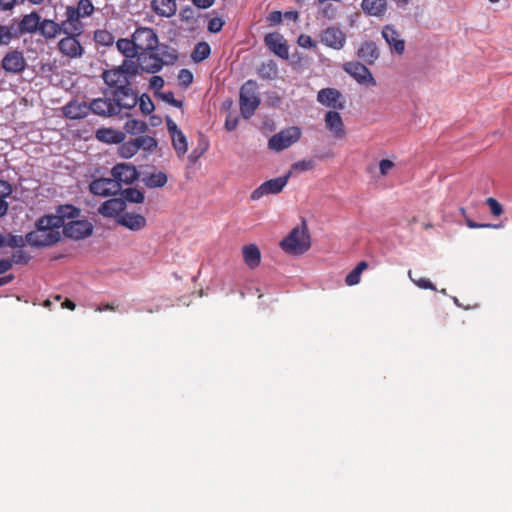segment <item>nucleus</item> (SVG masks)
Instances as JSON below:
<instances>
[{
    "instance_id": "nucleus-1",
    "label": "nucleus",
    "mask_w": 512,
    "mask_h": 512,
    "mask_svg": "<svg viewBox=\"0 0 512 512\" xmlns=\"http://www.w3.org/2000/svg\"><path fill=\"white\" fill-rule=\"evenodd\" d=\"M35 226L36 230L27 233L25 236V240L30 246L48 247L60 241V228L54 218H50L48 215L40 217Z\"/></svg>"
},
{
    "instance_id": "nucleus-2",
    "label": "nucleus",
    "mask_w": 512,
    "mask_h": 512,
    "mask_svg": "<svg viewBox=\"0 0 512 512\" xmlns=\"http://www.w3.org/2000/svg\"><path fill=\"white\" fill-rule=\"evenodd\" d=\"M280 247L286 253L291 255H301L311 247L310 235L303 221L301 226H297L280 242Z\"/></svg>"
},
{
    "instance_id": "nucleus-3",
    "label": "nucleus",
    "mask_w": 512,
    "mask_h": 512,
    "mask_svg": "<svg viewBox=\"0 0 512 512\" xmlns=\"http://www.w3.org/2000/svg\"><path fill=\"white\" fill-rule=\"evenodd\" d=\"M96 8L91 0H78L76 5H68L65 8L66 23H68L74 31L84 32L85 25L82 19L91 17Z\"/></svg>"
},
{
    "instance_id": "nucleus-4",
    "label": "nucleus",
    "mask_w": 512,
    "mask_h": 512,
    "mask_svg": "<svg viewBox=\"0 0 512 512\" xmlns=\"http://www.w3.org/2000/svg\"><path fill=\"white\" fill-rule=\"evenodd\" d=\"M258 85L254 80L246 81L240 88L239 105L243 118L250 119L260 105Z\"/></svg>"
},
{
    "instance_id": "nucleus-5",
    "label": "nucleus",
    "mask_w": 512,
    "mask_h": 512,
    "mask_svg": "<svg viewBox=\"0 0 512 512\" xmlns=\"http://www.w3.org/2000/svg\"><path fill=\"white\" fill-rule=\"evenodd\" d=\"M84 32L74 31L71 26L64 32L65 37L61 38L57 44L58 51L65 57L71 59L81 58L84 54V47L79 41V37Z\"/></svg>"
},
{
    "instance_id": "nucleus-6",
    "label": "nucleus",
    "mask_w": 512,
    "mask_h": 512,
    "mask_svg": "<svg viewBox=\"0 0 512 512\" xmlns=\"http://www.w3.org/2000/svg\"><path fill=\"white\" fill-rule=\"evenodd\" d=\"M301 137V130L298 127H289L274 134L268 141V147L274 151H282L297 142Z\"/></svg>"
},
{
    "instance_id": "nucleus-7",
    "label": "nucleus",
    "mask_w": 512,
    "mask_h": 512,
    "mask_svg": "<svg viewBox=\"0 0 512 512\" xmlns=\"http://www.w3.org/2000/svg\"><path fill=\"white\" fill-rule=\"evenodd\" d=\"M111 96L114 105L117 106L116 109H119V114L133 109L138 103V95L131 85L112 90Z\"/></svg>"
},
{
    "instance_id": "nucleus-8",
    "label": "nucleus",
    "mask_w": 512,
    "mask_h": 512,
    "mask_svg": "<svg viewBox=\"0 0 512 512\" xmlns=\"http://www.w3.org/2000/svg\"><path fill=\"white\" fill-rule=\"evenodd\" d=\"M290 175L291 172H288L286 175L263 182L251 193L250 199L252 201H257L266 195L280 193L287 185Z\"/></svg>"
},
{
    "instance_id": "nucleus-9",
    "label": "nucleus",
    "mask_w": 512,
    "mask_h": 512,
    "mask_svg": "<svg viewBox=\"0 0 512 512\" xmlns=\"http://www.w3.org/2000/svg\"><path fill=\"white\" fill-rule=\"evenodd\" d=\"M138 52L144 50H156L158 37L152 28L139 27L132 34Z\"/></svg>"
},
{
    "instance_id": "nucleus-10",
    "label": "nucleus",
    "mask_w": 512,
    "mask_h": 512,
    "mask_svg": "<svg viewBox=\"0 0 512 512\" xmlns=\"http://www.w3.org/2000/svg\"><path fill=\"white\" fill-rule=\"evenodd\" d=\"M140 69L146 73H157L164 65L163 58L159 56L156 50H144L137 54Z\"/></svg>"
},
{
    "instance_id": "nucleus-11",
    "label": "nucleus",
    "mask_w": 512,
    "mask_h": 512,
    "mask_svg": "<svg viewBox=\"0 0 512 512\" xmlns=\"http://www.w3.org/2000/svg\"><path fill=\"white\" fill-rule=\"evenodd\" d=\"M93 225L87 220H72L63 227V234L71 239L80 240L90 236Z\"/></svg>"
},
{
    "instance_id": "nucleus-12",
    "label": "nucleus",
    "mask_w": 512,
    "mask_h": 512,
    "mask_svg": "<svg viewBox=\"0 0 512 512\" xmlns=\"http://www.w3.org/2000/svg\"><path fill=\"white\" fill-rule=\"evenodd\" d=\"M343 69L360 84L376 85V81L369 69L360 62H347L344 64Z\"/></svg>"
},
{
    "instance_id": "nucleus-13",
    "label": "nucleus",
    "mask_w": 512,
    "mask_h": 512,
    "mask_svg": "<svg viewBox=\"0 0 512 512\" xmlns=\"http://www.w3.org/2000/svg\"><path fill=\"white\" fill-rule=\"evenodd\" d=\"M166 126L172 140V146L179 157H183L188 150L186 136L178 128L177 124L169 117L166 118Z\"/></svg>"
},
{
    "instance_id": "nucleus-14",
    "label": "nucleus",
    "mask_w": 512,
    "mask_h": 512,
    "mask_svg": "<svg viewBox=\"0 0 512 512\" xmlns=\"http://www.w3.org/2000/svg\"><path fill=\"white\" fill-rule=\"evenodd\" d=\"M1 65L6 72L19 74L25 70L27 63L21 51L12 50L3 57Z\"/></svg>"
},
{
    "instance_id": "nucleus-15",
    "label": "nucleus",
    "mask_w": 512,
    "mask_h": 512,
    "mask_svg": "<svg viewBox=\"0 0 512 512\" xmlns=\"http://www.w3.org/2000/svg\"><path fill=\"white\" fill-rule=\"evenodd\" d=\"M90 192L98 196L116 195L120 191L119 182L113 178H99L89 185Z\"/></svg>"
},
{
    "instance_id": "nucleus-16",
    "label": "nucleus",
    "mask_w": 512,
    "mask_h": 512,
    "mask_svg": "<svg viewBox=\"0 0 512 512\" xmlns=\"http://www.w3.org/2000/svg\"><path fill=\"white\" fill-rule=\"evenodd\" d=\"M116 107L117 106L113 103L112 96L96 98L89 103L90 112L102 117L119 115V109H116Z\"/></svg>"
},
{
    "instance_id": "nucleus-17",
    "label": "nucleus",
    "mask_w": 512,
    "mask_h": 512,
    "mask_svg": "<svg viewBox=\"0 0 512 512\" xmlns=\"http://www.w3.org/2000/svg\"><path fill=\"white\" fill-rule=\"evenodd\" d=\"M111 175L113 179L119 182L120 188L122 184H132L138 178L135 166L126 163L115 165L111 170Z\"/></svg>"
},
{
    "instance_id": "nucleus-18",
    "label": "nucleus",
    "mask_w": 512,
    "mask_h": 512,
    "mask_svg": "<svg viewBox=\"0 0 512 512\" xmlns=\"http://www.w3.org/2000/svg\"><path fill=\"white\" fill-rule=\"evenodd\" d=\"M265 45L278 57L287 60L289 58V48L283 36L278 32L268 33L264 37Z\"/></svg>"
},
{
    "instance_id": "nucleus-19",
    "label": "nucleus",
    "mask_w": 512,
    "mask_h": 512,
    "mask_svg": "<svg viewBox=\"0 0 512 512\" xmlns=\"http://www.w3.org/2000/svg\"><path fill=\"white\" fill-rule=\"evenodd\" d=\"M69 24L66 23V19L63 20L61 23H58L51 19H42L41 18V25H39L38 32L41 36H43L46 40H51L56 38L58 35L63 34L64 32H67V29L69 28Z\"/></svg>"
},
{
    "instance_id": "nucleus-20",
    "label": "nucleus",
    "mask_w": 512,
    "mask_h": 512,
    "mask_svg": "<svg viewBox=\"0 0 512 512\" xmlns=\"http://www.w3.org/2000/svg\"><path fill=\"white\" fill-rule=\"evenodd\" d=\"M342 94L335 88H323L317 94V101L329 108L343 110Z\"/></svg>"
},
{
    "instance_id": "nucleus-21",
    "label": "nucleus",
    "mask_w": 512,
    "mask_h": 512,
    "mask_svg": "<svg viewBox=\"0 0 512 512\" xmlns=\"http://www.w3.org/2000/svg\"><path fill=\"white\" fill-rule=\"evenodd\" d=\"M101 77L104 83L108 87L113 88V90H117L118 87L130 85V79L124 74L123 70L120 69L119 66L104 70Z\"/></svg>"
},
{
    "instance_id": "nucleus-22",
    "label": "nucleus",
    "mask_w": 512,
    "mask_h": 512,
    "mask_svg": "<svg viewBox=\"0 0 512 512\" xmlns=\"http://www.w3.org/2000/svg\"><path fill=\"white\" fill-rule=\"evenodd\" d=\"M382 36L394 52L399 55L404 53L405 41L400 37V33L394 25H385L382 29Z\"/></svg>"
},
{
    "instance_id": "nucleus-23",
    "label": "nucleus",
    "mask_w": 512,
    "mask_h": 512,
    "mask_svg": "<svg viewBox=\"0 0 512 512\" xmlns=\"http://www.w3.org/2000/svg\"><path fill=\"white\" fill-rule=\"evenodd\" d=\"M126 208V203L121 198H111L104 201L98 208V213L103 217L119 218Z\"/></svg>"
},
{
    "instance_id": "nucleus-24",
    "label": "nucleus",
    "mask_w": 512,
    "mask_h": 512,
    "mask_svg": "<svg viewBox=\"0 0 512 512\" xmlns=\"http://www.w3.org/2000/svg\"><path fill=\"white\" fill-rule=\"evenodd\" d=\"M321 42L328 47L339 50L346 42V35L339 28L328 27L321 34Z\"/></svg>"
},
{
    "instance_id": "nucleus-25",
    "label": "nucleus",
    "mask_w": 512,
    "mask_h": 512,
    "mask_svg": "<svg viewBox=\"0 0 512 512\" xmlns=\"http://www.w3.org/2000/svg\"><path fill=\"white\" fill-rule=\"evenodd\" d=\"M324 122L326 128L332 133L336 139L343 138L346 134L342 117L337 111L330 110L325 114Z\"/></svg>"
},
{
    "instance_id": "nucleus-26",
    "label": "nucleus",
    "mask_w": 512,
    "mask_h": 512,
    "mask_svg": "<svg viewBox=\"0 0 512 512\" xmlns=\"http://www.w3.org/2000/svg\"><path fill=\"white\" fill-rule=\"evenodd\" d=\"M23 35L18 19L13 18L9 24H0V45L7 46L12 40L18 39Z\"/></svg>"
},
{
    "instance_id": "nucleus-27",
    "label": "nucleus",
    "mask_w": 512,
    "mask_h": 512,
    "mask_svg": "<svg viewBox=\"0 0 512 512\" xmlns=\"http://www.w3.org/2000/svg\"><path fill=\"white\" fill-rule=\"evenodd\" d=\"M80 209L70 205H61L58 207L55 215H48L50 218H54L55 222L57 221V226L59 228L64 227L67 223L66 220H75L80 216Z\"/></svg>"
},
{
    "instance_id": "nucleus-28",
    "label": "nucleus",
    "mask_w": 512,
    "mask_h": 512,
    "mask_svg": "<svg viewBox=\"0 0 512 512\" xmlns=\"http://www.w3.org/2000/svg\"><path fill=\"white\" fill-rule=\"evenodd\" d=\"M118 224L126 227L131 231H139L142 230L146 224V218L141 214L136 213H122L121 216L116 220Z\"/></svg>"
},
{
    "instance_id": "nucleus-29",
    "label": "nucleus",
    "mask_w": 512,
    "mask_h": 512,
    "mask_svg": "<svg viewBox=\"0 0 512 512\" xmlns=\"http://www.w3.org/2000/svg\"><path fill=\"white\" fill-rule=\"evenodd\" d=\"M20 29L24 34H34L38 32L39 25H41V16L37 11H32L18 19Z\"/></svg>"
},
{
    "instance_id": "nucleus-30",
    "label": "nucleus",
    "mask_w": 512,
    "mask_h": 512,
    "mask_svg": "<svg viewBox=\"0 0 512 512\" xmlns=\"http://www.w3.org/2000/svg\"><path fill=\"white\" fill-rule=\"evenodd\" d=\"M90 113L86 102L70 101L63 107V114L69 119H82Z\"/></svg>"
},
{
    "instance_id": "nucleus-31",
    "label": "nucleus",
    "mask_w": 512,
    "mask_h": 512,
    "mask_svg": "<svg viewBox=\"0 0 512 512\" xmlns=\"http://www.w3.org/2000/svg\"><path fill=\"white\" fill-rule=\"evenodd\" d=\"M151 8L158 16L170 18L177 11L176 0H152Z\"/></svg>"
},
{
    "instance_id": "nucleus-32",
    "label": "nucleus",
    "mask_w": 512,
    "mask_h": 512,
    "mask_svg": "<svg viewBox=\"0 0 512 512\" xmlns=\"http://www.w3.org/2000/svg\"><path fill=\"white\" fill-rule=\"evenodd\" d=\"M96 138L104 143L120 144L125 139V133L113 128H100L96 131Z\"/></svg>"
},
{
    "instance_id": "nucleus-33",
    "label": "nucleus",
    "mask_w": 512,
    "mask_h": 512,
    "mask_svg": "<svg viewBox=\"0 0 512 512\" xmlns=\"http://www.w3.org/2000/svg\"><path fill=\"white\" fill-rule=\"evenodd\" d=\"M361 8L367 15L382 17L387 10V0H362Z\"/></svg>"
},
{
    "instance_id": "nucleus-34",
    "label": "nucleus",
    "mask_w": 512,
    "mask_h": 512,
    "mask_svg": "<svg viewBox=\"0 0 512 512\" xmlns=\"http://www.w3.org/2000/svg\"><path fill=\"white\" fill-rule=\"evenodd\" d=\"M242 252L244 262L248 267L254 269L259 266L261 262V252L255 244L244 246Z\"/></svg>"
},
{
    "instance_id": "nucleus-35",
    "label": "nucleus",
    "mask_w": 512,
    "mask_h": 512,
    "mask_svg": "<svg viewBox=\"0 0 512 512\" xmlns=\"http://www.w3.org/2000/svg\"><path fill=\"white\" fill-rule=\"evenodd\" d=\"M358 56L368 63H373L379 57L377 45L374 42H365L358 50Z\"/></svg>"
},
{
    "instance_id": "nucleus-36",
    "label": "nucleus",
    "mask_w": 512,
    "mask_h": 512,
    "mask_svg": "<svg viewBox=\"0 0 512 512\" xmlns=\"http://www.w3.org/2000/svg\"><path fill=\"white\" fill-rule=\"evenodd\" d=\"M118 51L123 54L126 58H133L138 54L134 38L131 39L121 38L116 42Z\"/></svg>"
},
{
    "instance_id": "nucleus-37",
    "label": "nucleus",
    "mask_w": 512,
    "mask_h": 512,
    "mask_svg": "<svg viewBox=\"0 0 512 512\" xmlns=\"http://www.w3.org/2000/svg\"><path fill=\"white\" fill-rule=\"evenodd\" d=\"M167 175L162 172H153L143 177V182L148 188H160L166 185Z\"/></svg>"
},
{
    "instance_id": "nucleus-38",
    "label": "nucleus",
    "mask_w": 512,
    "mask_h": 512,
    "mask_svg": "<svg viewBox=\"0 0 512 512\" xmlns=\"http://www.w3.org/2000/svg\"><path fill=\"white\" fill-rule=\"evenodd\" d=\"M12 194V186L5 180H0V217L7 214L9 204L6 198Z\"/></svg>"
},
{
    "instance_id": "nucleus-39",
    "label": "nucleus",
    "mask_w": 512,
    "mask_h": 512,
    "mask_svg": "<svg viewBox=\"0 0 512 512\" xmlns=\"http://www.w3.org/2000/svg\"><path fill=\"white\" fill-rule=\"evenodd\" d=\"M368 264L366 261L359 262L356 267L346 276L345 283L348 286L357 285L361 280V274L366 270Z\"/></svg>"
},
{
    "instance_id": "nucleus-40",
    "label": "nucleus",
    "mask_w": 512,
    "mask_h": 512,
    "mask_svg": "<svg viewBox=\"0 0 512 512\" xmlns=\"http://www.w3.org/2000/svg\"><path fill=\"white\" fill-rule=\"evenodd\" d=\"M259 76L263 79H275L278 75V67L272 60L262 63L258 70Z\"/></svg>"
},
{
    "instance_id": "nucleus-41",
    "label": "nucleus",
    "mask_w": 512,
    "mask_h": 512,
    "mask_svg": "<svg viewBox=\"0 0 512 512\" xmlns=\"http://www.w3.org/2000/svg\"><path fill=\"white\" fill-rule=\"evenodd\" d=\"M120 144L118 152L123 158H131L139 151V146L136 145L135 139L126 142L123 141Z\"/></svg>"
},
{
    "instance_id": "nucleus-42",
    "label": "nucleus",
    "mask_w": 512,
    "mask_h": 512,
    "mask_svg": "<svg viewBox=\"0 0 512 512\" xmlns=\"http://www.w3.org/2000/svg\"><path fill=\"white\" fill-rule=\"evenodd\" d=\"M124 129L127 133L135 135V134L145 133L146 130L148 129V126H147L146 122H144L142 120L132 119V120H128L125 123Z\"/></svg>"
},
{
    "instance_id": "nucleus-43",
    "label": "nucleus",
    "mask_w": 512,
    "mask_h": 512,
    "mask_svg": "<svg viewBox=\"0 0 512 512\" xmlns=\"http://www.w3.org/2000/svg\"><path fill=\"white\" fill-rule=\"evenodd\" d=\"M211 48L207 42H199L196 44L192 53V58L195 62H201L209 57Z\"/></svg>"
},
{
    "instance_id": "nucleus-44",
    "label": "nucleus",
    "mask_w": 512,
    "mask_h": 512,
    "mask_svg": "<svg viewBox=\"0 0 512 512\" xmlns=\"http://www.w3.org/2000/svg\"><path fill=\"white\" fill-rule=\"evenodd\" d=\"M119 68L123 70L124 74L131 80L139 73V61H133L131 59H125Z\"/></svg>"
},
{
    "instance_id": "nucleus-45",
    "label": "nucleus",
    "mask_w": 512,
    "mask_h": 512,
    "mask_svg": "<svg viewBox=\"0 0 512 512\" xmlns=\"http://www.w3.org/2000/svg\"><path fill=\"white\" fill-rule=\"evenodd\" d=\"M136 145L139 146V150L142 149L144 151L152 152L157 147V141L155 138L143 135L135 138Z\"/></svg>"
},
{
    "instance_id": "nucleus-46",
    "label": "nucleus",
    "mask_w": 512,
    "mask_h": 512,
    "mask_svg": "<svg viewBox=\"0 0 512 512\" xmlns=\"http://www.w3.org/2000/svg\"><path fill=\"white\" fill-rule=\"evenodd\" d=\"M123 200L125 203H142L144 201V194L136 188H127L122 192Z\"/></svg>"
},
{
    "instance_id": "nucleus-47",
    "label": "nucleus",
    "mask_w": 512,
    "mask_h": 512,
    "mask_svg": "<svg viewBox=\"0 0 512 512\" xmlns=\"http://www.w3.org/2000/svg\"><path fill=\"white\" fill-rule=\"evenodd\" d=\"M94 40L104 46H109L114 42V36L107 30H96L94 32Z\"/></svg>"
},
{
    "instance_id": "nucleus-48",
    "label": "nucleus",
    "mask_w": 512,
    "mask_h": 512,
    "mask_svg": "<svg viewBox=\"0 0 512 512\" xmlns=\"http://www.w3.org/2000/svg\"><path fill=\"white\" fill-rule=\"evenodd\" d=\"M137 104H139L141 112L145 115L151 114L155 109L152 100L147 94H142L140 97H138Z\"/></svg>"
},
{
    "instance_id": "nucleus-49",
    "label": "nucleus",
    "mask_w": 512,
    "mask_h": 512,
    "mask_svg": "<svg viewBox=\"0 0 512 512\" xmlns=\"http://www.w3.org/2000/svg\"><path fill=\"white\" fill-rule=\"evenodd\" d=\"M25 238L18 235H5V247L22 248L25 245Z\"/></svg>"
},
{
    "instance_id": "nucleus-50",
    "label": "nucleus",
    "mask_w": 512,
    "mask_h": 512,
    "mask_svg": "<svg viewBox=\"0 0 512 512\" xmlns=\"http://www.w3.org/2000/svg\"><path fill=\"white\" fill-rule=\"evenodd\" d=\"M408 276L410 278V280L419 288L421 289H429V290H433L435 291L436 290V287L435 285L427 278H424V277H419V278H414L412 276V272L411 271H408Z\"/></svg>"
},
{
    "instance_id": "nucleus-51",
    "label": "nucleus",
    "mask_w": 512,
    "mask_h": 512,
    "mask_svg": "<svg viewBox=\"0 0 512 512\" xmlns=\"http://www.w3.org/2000/svg\"><path fill=\"white\" fill-rule=\"evenodd\" d=\"M485 202L490 209V213L494 217H499L503 214V212H504L503 206L497 199H495L493 197H488Z\"/></svg>"
},
{
    "instance_id": "nucleus-52",
    "label": "nucleus",
    "mask_w": 512,
    "mask_h": 512,
    "mask_svg": "<svg viewBox=\"0 0 512 512\" xmlns=\"http://www.w3.org/2000/svg\"><path fill=\"white\" fill-rule=\"evenodd\" d=\"M155 94L157 96H159L163 101H165L166 103H168L174 107L182 108V106H183V102L181 100L175 99L174 93L172 91H167V92H162V93L156 92Z\"/></svg>"
},
{
    "instance_id": "nucleus-53",
    "label": "nucleus",
    "mask_w": 512,
    "mask_h": 512,
    "mask_svg": "<svg viewBox=\"0 0 512 512\" xmlns=\"http://www.w3.org/2000/svg\"><path fill=\"white\" fill-rule=\"evenodd\" d=\"M30 259H31V257L27 252L19 249L12 254V258L10 261H12V265L13 264H27L30 261Z\"/></svg>"
},
{
    "instance_id": "nucleus-54",
    "label": "nucleus",
    "mask_w": 512,
    "mask_h": 512,
    "mask_svg": "<svg viewBox=\"0 0 512 512\" xmlns=\"http://www.w3.org/2000/svg\"><path fill=\"white\" fill-rule=\"evenodd\" d=\"M179 84L188 87L193 82V74L188 69H181L178 73Z\"/></svg>"
},
{
    "instance_id": "nucleus-55",
    "label": "nucleus",
    "mask_w": 512,
    "mask_h": 512,
    "mask_svg": "<svg viewBox=\"0 0 512 512\" xmlns=\"http://www.w3.org/2000/svg\"><path fill=\"white\" fill-rule=\"evenodd\" d=\"M225 22L219 17L211 18L208 21L207 30L211 33H218L222 30Z\"/></svg>"
},
{
    "instance_id": "nucleus-56",
    "label": "nucleus",
    "mask_w": 512,
    "mask_h": 512,
    "mask_svg": "<svg viewBox=\"0 0 512 512\" xmlns=\"http://www.w3.org/2000/svg\"><path fill=\"white\" fill-rule=\"evenodd\" d=\"M314 162L312 160H302L294 163L292 169L299 172L309 171L313 169Z\"/></svg>"
},
{
    "instance_id": "nucleus-57",
    "label": "nucleus",
    "mask_w": 512,
    "mask_h": 512,
    "mask_svg": "<svg viewBox=\"0 0 512 512\" xmlns=\"http://www.w3.org/2000/svg\"><path fill=\"white\" fill-rule=\"evenodd\" d=\"M466 225L469 228H472V229H477V228H494V229H499V228L503 227V224H491V223H482L481 224V223L474 222L473 220H470V219L466 220Z\"/></svg>"
},
{
    "instance_id": "nucleus-58",
    "label": "nucleus",
    "mask_w": 512,
    "mask_h": 512,
    "mask_svg": "<svg viewBox=\"0 0 512 512\" xmlns=\"http://www.w3.org/2000/svg\"><path fill=\"white\" fill-rule=\"evenodd\" d=\"M298 44L303 48H314L316 47L315 41L306 34H301L297 40Z\"/></svg>"
},
{
    "instance_id": "nucleus-59",
    "label": "nucleus",
    "mask_w": 512,
    "mask_h": 512,
    "mask_svg": "<svg viewBox=\"0 0 512 512\" xmlns=\"http://www.w3.org/2000/svg\"><path fill=\"white\" fill-rule=\"evenodd\" d=\"M394 167V163L389 159H383L379 163V169L382 176H385Z\"/></svg>"
},
{
    "instance_id": "nucleus-60",
    "label": "nucleus",
    "mask_w": 512,
    "mask_h": 512,
    "mask_svg": "<svg viewBox=\"0 0 512 512\" xmlns=\"http://www.w3.org/2000/svg\"><path fill=\"white\" fill-rule=\"evenodd\" d=\"M238 116L232 115L231 113L227 116L225 121V128L227 131H233L238 125Z\"/></svg>"
},
{
    "instance_id": "nucleus-61",
    "label": "nucleus",
    "mask_w": 512,
    "mask_h": 512,
    "mask_svg": "<svg viewBox=\"0 0 512 512\" xmlns=\"http://www.w3.org/2000/svg\"><path fill=\"white\" fill-rule=\"evenodd\" d=\"M270 25H278L282 22V13L280 11H273L267 17Z\"/></svg>"
},
{
    "instance_id": "nucleus-62",
    "label": "nucleus",
    "mask_w": 512,
    "mask_h": 512,
    "mask_svg": "<svg viewBox=\"0 0 512 512\" xmlns=\"http://www.w3.org/2000/svg\"><path fill=\"white\" fill-rule=\"evenodd\" d=\"M164 86V79L161 76H152L150 79V87L154 90H160Z\"/></svg>"
},
{
    "instance_id": "nucleus-63",
    "label": "nucleus",
    "mask_w": 512,
    "mask_h": 512,
    "mask_svg": "<svg viewBox=\"0 0 512 512\" xmlns=\"http://www.w3.org/2000/svg\"><path fill=\"white\" fill-rule=\"evenodd\" d=\"M192 3L198 8L206 9L211 7L215 0H192Z\"/></svg>"
},
{
    "instance_id": "nucleus-64",
    "label": "nucleus",
    "mask_w": 512,
    "mask_h": 512,
    "mask_svg": "<svg viewBox=\"0 0 512 512\" xmlns=\"http://www.w3.org/2000/svg\"><path fill=\"white\" fill-rule=\"evenodd\" d=\"M16 0H0V9L3 11H9L14 8Z\"/></svg>"
}]
</instances>
